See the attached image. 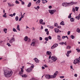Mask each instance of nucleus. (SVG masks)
I'll return each mask as SVG.
<instances>
[{
    "label": "nucleus",
    "mask_w": 80,
    "mask_h": 80,
    "mask_svg": "<svg viewBox=\"0 0 80 80\" xmlns=\"http://www.w3.org/2000/svg\"><path fill=\"white\" fill-rule=\"evenodd\" d=\"M22 18H19V22H20V21H21V20H22Z\"/></svg>",
    "instance_id": "54"
},
{
    "label": "nucleus",
    "mask_w": 80,
    "mask_h": 80,
    "mask_svg": "<svg viewBox=\"0 0 80 80\" xmlns=\"http://www.w3.org/2000/svg\"><path fill=\"white\" fill-rule=\"evenodd\" d=\"M17 29L19 31H20V25H17Z\"/></svg>",
    "instance_id": "14"
},
{
    "label": "nucleus",
    "mask_w": 80,
    "mask_h": 80,
    "mask_svg": "<svg viewBox=\"0 0 80 80\" xmlns=\"http://www.w3.org/2000/svg\"><path fill=\"white\" fill-rule=\"evenodd\" d=\"M42 38L40 37V39H39L40 40H42Z\"/></svg>",
    "instance_id": "63"
},
{
    "label": "nucleus",
    "mask_w": 80,
    "mask_h": 80,
    "mask_svg": "<svg viewBox=\"0 0 80 80\" xmlns=\"http://www.w3.org/2000/svg\"><path fill=\"white\" fill-rule=\"evenodd\" d=\"M32 30H33L34 31H35V28H34V27H33Z\"/></svg>",
    "instance_id": "60"
},
{
    "label": "nucleus",
    "mask_w": 80,
    "mask_h": 80,
    "mask_svg": "<svg viewBox=\"0 0 80 80\" xmlns=\"http://www.w3.org/2000/svg\"><path fill=\"white\" fill-rule=\"evenodd\" d=\"M42 25H45V22H42Z\"/></svg>",
    "instance_id": "57"
},
{
    "label": "nucleus",
    "mask_w": 80,
    "mask_h": 80,
    "mask_svg": "<svg viewBox=\"0 0 80 80\" xmlns=\"http://www.w3.org/2000/svg\"><path fill=\"white\" fill-rule=\"evenodd\" d=\"M76 18H77L78 20H79L80 18V17L79 16H76Z\"/></svg>",
    "instance_id": "31"
},
{
    "label": "nucleus",
    "mask_w": 80,
    "mask_h": 80,
    "mask_svg": "<svg viewBox=\"0 0 80 80\" xmlns=\"http://www.w3.org/2000/svg\"><path fill=\"white\" fill-rule=\"evenodd\" d=\"M76 32H78V33H80V29H79L78 28H77L76 30Z\"/></svg>",
    "instance_id": "26"
},
{
    "label": "nucleus",
    "mask_w": 80,
    "mask_h": 80,
    "mask_svg": "<svg viewBox=\"0 0 80 80\" xmlns=\"http://www.w3.org/2000/svg\"><path fill=\"white\" fill-rule=\"evenodd\" d=\"M14 5H14L13 4H11V7H14Z\"/></svg>",
    "instance_id": "53"
},
{
    "label": "nucleus",
    "mask_w": 80,
    "mask_h": 80,
    "mask_svg": "<svg viewBox=\"0 0 80 80\" xmlns=\"http://www.w3.org/2000/svg\"><path fill=\"white\" fill-rule=\"evenodd\" d=\"M3 17H4V18H7V15H5L4 14L3 16Z\"/></svg>",
    "instance_id": "48"
},
{
    "label": "nucleus",
    "mask_w": 80,
    "mask_h": 80,
    "mask_svg": "<svg viewBox=\"0 0 80 80\" xmlns=\"http://www.w3.org/2000/svg\"><path fill=\"white\" fill-rule=\"evenodd\" d=\"M74 20H75V19H74L73 18H70V21L71 22H73L75 21H74Z\"/></svg>",
    "instance_id": "20"
},
{
    "label": "nucleus",
    "mask_w": 80,
    "mask_h": 80,
    "mask_svg": "<svg viewBox=\"0 0 80 80\" xmlns=\"http://www.w3.org/2000/svg\"><path fill=\"white\" fill-rule=\"evenodd\" d=\"M21 3L22 5H24L25 4V2L23 1H21Z\"/></svg>",
    "instance_id": "45"
},
{
    "label": "nucleus",
    "mask_w": 80,
    "mask_h": 80,
    "mask_svg": "<svg viewBox=\"0 0 80 80\" xmlns=\"http://www.w3.org/2000/svg\"><path fill=\"white\" fill-rule=\"evenodd\" d=\"M70 34V31H68V35H69Z\"/></svg>",
    "instance_id": "50"
},
{
    "label": "nucleus",
    "mask_w": 80,
    "mask_h": 80,
    "mask_svg": "<svg viewBox=\"0 0 80 80\" xmlns=\"http://www.w3.org/2000/svg\"><path fill=\"white\" fill-rule=\"evenodd\" d=\"M15 19L16 21H18V17L16 16Z\"/></svg>",
    "instance_id": "28"
},
{
    "label": "nucleus",
    "mask_w": 80,
    "mask_h": 80,
    "mask_svg": "<svg viewBox=\"0 0 80 80\" xmlns=\"http://www.w3.org/2000/svg\"><path fill=\"white\" fill-rule=\"evenodd\" d=\"M76 50H77V52H80V49H79V48H78V49L77 48L76 49Z\"/></svg>",
    "instance_id": "32"
},
{
    "label": "nucleus",
    "mask_w": 80,
    "mask_h": 80,
    "mask_svg": "<svg viewBox=\"0 0 80 80\" xmlns=\"http://www.w3.org/2000/svg\"><path fill=\"white\" fill-rule=\"evenodd\" d=\"M53 46H54V47L55 48L57 47V46H58V44H54L53 45Z\"/></svg>",
    "instance_id": "33"
},
{
    "label": "nucleus",
    "mask_w": 80,
    "mask_h": 80,
    "mask_svg": "<svg viewBox=\"0 0 80 80\" xmlns=\"http://www.w3.org/2000/svg\"><path fill=\"white\" fill-rule=\"evenodd\" d=\"M34 41V40H32V43L31 44V46H33V47H34V46H35V45Z\"/></svg>",
    "instance_id": "12"
},
{
    "label": "nucleus",
    "mask_w": 80,
    "mask_h": 80,
    "mask_svg": "<svg viewBox=\"0 0 80 80\" xmlns=\"http://www.w3.org/2000/svg\"><path fill=\"white\" fill-rule=\"evenodd\" d=\"M43 20L42 19H40L39 21V23L40 24H42V23H43Z\"/></svg>",
    "instance_id": "27"
},
{
    "label": "nucleus",
    "mask_w": 80,
    "mask_h": 80,
    "mask_svg": "<svg viewBox=\"0 0 80 80\" xmlns=\"http://www.w3.org/2000/svg\"><path fill=\"white\" fill-rule=\"evenodd\" d=\"M60 25H65V23H64V22L62 21L60 23Z\"/></svg>",
    "instance_id": "21"
},
{
    "label": "nucleus",
    "mask_w": 80,
    "mask_h": 80,
    "mask_svg": "<svg viewBox=\"0 0 80 80\" xmlns=\"http://www.w3.org/2000/svg\"><path fill=\"white\" fill-rule=\"evenodd\" d=\"M48 12L51 15H53L56 12V10L55 9L53 10H48Z\"/></svg>",
    "instance_id": "5"
},
{
    "label": "nucleus",
    "mask_w": 80,
    "mask_h": 80,
    "mask_svg": "<svg viewBox=\"0 0 80 80\" xmlns=\"http://www.w3.org/2000/svg\"><path fill=\"white\" fill-rule=\"evenodd\" d=\"M12 31H13V32H17V31L16 29H15V28H13Z\"/></svg>",
    "instance_id": "30"
},
{
    "label": "nucleus",
    "mask_w": 80,
    "mask_h": 80,
    "mask_svg": "<svg viewBox=\"0 0 80 80\" xmlns=\"http://www.w3.org/2000/svg\"><path fill=\"white\" fill-rule=\"evenodd\" d=\"M51 59L53 60V61H54V62H55L56 61V60H57V58L52 56V57L51 58Z\"/></svg>",
    "instance_id": "7"
},
{
    "label": "nucleus",
    "mask_w": 80,
    "mask_h": 80,
    "mask_svg": "<svg viewBox=\"0 0 80 80\" xmlns=\"http://www.w3.org/2000/svg\"><path fill=\"white\" fill-rule=\"evenodd\" d=\"M55 48V47H54V46L53 45L52 47H51V49H53V48Z\"/></svg>",
    "instance_id": "49"
},
{
    "label": "nucleus",
    "mask_w": 80,
    "mask_h": 80,
    "mask_svg": "<svg viewBox=\"0 0 80 80\" xmlns=\"http://www.w3.org/2000/svg\"><path fill=\"white\" fill-rule=\"evenodd\" d=\"M50 75H49L47 74L45 75V77L46 79H50Z\"/></svg>",
    "instance_id": "10"
},
{
    "label": "nucleus",
    "mask_w": 80,
    "mask_h": 80,
    "mask_svg": "<svg viewBox=\"0 0 80 80\" xmlns=\"http://www.w3.org/2000/svg\"><path fill=\"white\" fill-rule=\"evenodd\" d=\"M32 5V3L30 2H29L28 5V7H30V6Z\"/></svg>",
    "instance_id": "24"
},
{
    "label": "nucleus",
    "mask_w": 80,
    "mask_h": 80,
    "mask_svg": "<svg viewBox=\"0 0 80 80\" xmlns=\"http://www.w3.org/2000/svg\"><path fill=\"white\" fill-rule=\"evenodd\" d=\"M34 67V65H32V66H31V68H33Z\"/></svg>",
    "instance_id": "55"
},
{
    "label": "nucleus",
    "mask_w": 80,
    "mask_h": 80,
    "mask_svg": "<svg viewBox=\"0 0 80 80\" xmlns=\"http://www.w3.org/2000/svg\"><path fill=\"white\" fill-rule=\"evenodd\" d=\"M45 40L46 41H48V37H46L45 38Z\"/></svg>",
    "instance_id": "39"
},
{
    "label": "nucleus",
    "mask_w": 80,
    "mask_h": 80,
    "mask_svg": "<svg viewBox=\"0 0 80 80\" xmlns=\"http://www.w3.org/2000/svg\"><path fill=\"white\" fill-rule=\"evenodd\" d=\"M77 2H66L62 4V5L63 7H69V6H71L72 5H77Z\"/></svg>",
    "instance_id": "2"
},
{
    "label": "nucleus",
    "mask_w": 80,
    "mask_h": 80,
    "mask_svg": "<svg viewBox=\"0 0 80 80\" xmlns=\"http://www.w3.org/2000/svg\"><path fill=\"white\" fill-rule=\"evenodd\" d=\"M74 77H77V74H74Z\"/></svg>",
    "instance_id": "62"
},
{
    "label": "nucleus",
    "mask_w": 80,
    "mask_h": 80,
    "mask_svg": "<svg viewBox=\"0 0 80 80\" xmlns=\"http://www.w3.org/2000/svg\"><path fill=\"white\" fill-rule=\"evenodd\" d=\"M71 17H72V16H71V14H69V16H68V18H71Z\"/></svg>",
    "instance_id": "43"
},
{
    "label": "nucleus",
    "mask_w": 80,
    "mask_h": 80,
    "mask_svg": "<svg viewBox=\"0 0 80 80\" xmlns=\"http://www.w3.org/2000/svg\"><path fill=\"white\" fill-rule=\"evenodd\" d=\"M48 39L49 40H52V37H51V36H49L48 37Z\"/></svg>",
    "instance_id": "44"
},
{
    "label": "nucleus",
    "mask_w": 80,
    "mask_h": 80,
    "mask_svg": "<svg viewBox=\"0 0 80 80\" xmlns=\"http://www.w3.org/2000/svg\"><path fill=\"white\" fill-rule=\"evenodd\" d=\"M37 80L36 79H35L34 78H31L30 80Z\"/></svg>",
    "instance_id": "61"
},
{
    "label": "nucleus",
    "mask_w": 80,
    "mask_h": 80,
    "mask_svg": "<svg viewBox=\"0 0 80 80\" xmlns=\"http://www.w3.org/2000/svg\"><path fill=\"white\" fill-rule=\"evenodd\" d=\"M8 6L9 7H11V3L9 2H8Z\"/></svg>",
    "instance_id": "40"
},
{
    "label": "nucleus",
    "mask_w": 80,
    "mask_h": 80,
    "mask_svg": "<svg viewBox=\"0 0 80 80\" xmlns=\"http://www.w3.org/2000/svg\"><path fill=\"white\" fill-rule=\"evenodd\" d=\"M9 15L10 16V17H13V14H10Z\"/></svg>",
    "instance_id": "56"
},
{
    "label": "nucleus",
    "mask_w": 80,
    "mask_h": 80,
    "mask_svg": "<svg viewBox=\"0 0 80 80\" xmlns=\"http://www.w3.org/2000/svg\"><path fill=\"white\" fill-rule=\"evenodd\" d=\"M57 37L58 40L60 41L61 40V38L60 37V36L59 35H58Z\"/></svg>",
    "instance_id": "19"
},
{
    "label": "nucleus",
    "mask_w": 80,
    "mask_h": 80,
    "mask_svg": "<svg viewBox=\"0 0 80 80\" xmlns=\"http://www.w3.org/2000/svg\"><path fill=\"white\" fill-rule=\"evenodd\" d=\"M70 48H71V47H70V46H68L66 48L67 49H68H68H70Z\"/></svg>",
    "instance_id": "34"
},
{
    "label": "nucleus",
    "mask_w": 80,
    "mask_h": 80,
    "mask_svg": "<svg viewBox=\"0 0 80 80\" xmlns=\"http://www.w3.org/2000/svg\"><path fill=\"white\" fill-rule=\"evenodd\" d=\"M22 77H24V78H27V75L26 74H23L22 75Z\"/></svg>",
    "instance_id": "18"
},
{
    "label": "nucleus",
    "mask_w": 80,
    "mask_h": 80,
    "mask_svg": "<svg viewBox=\"0 0 80 80\" xmlns=\"http://www.w3.org/2000/svg\"><path fill=\"white\" fill-rule=\"evenodd\" d=\"M57 28H61V26H57Z\"/></svg>",
    "instance_id": "47"
},
{
    "label": "nucleus",
    "mask_w": 80,
    "mask_h": 80,
    "mask_svg": "<svg viewBox=\"0 0 80 80\" xmlns=\"http://www.w3.org/2000/svg\"><path fill=\"white\" fill-rule=\"evenodd\" d=\"M7 29L4 28L3 29V32H5V33H7Z\"/></svg>",
    "instance_id": "23"
},
{
    "label": "nucleus",
    "mask_w": 80,
    "mask_h": 80,
    "mask_svg": "<svg viewBox=\"0 0 80 80\" xmlns=\"http://www.w3.org/2000/svg\"><path fill=\"white\" fill-rule=\"evenodd\" d=\"M72 52V51L70 50L69 51H68L67 52V54H70V53Z\"/></svg>",
    "instance_id": "35"
},
{
    "label": "nucleus",
    "mask_w": 80,
    "mask_h": 80,
    "mask_svg": "<svg viewBox=\"0 0 80 80\" xmlns=\"http://www.w3.org/2000/svg\"><path fill=\"white\" fill-rule=\"evenodd\" d=\"M13 73V72L12 71H8L7 70L5 71L4 70V75L5 77L8 78V77H10L12 75Z\"/></svg>",
    "instance_id": "1"
},
{
    "label": "nucleus",
    "mask_w": 80,
    "mask_h": 80,
    "mask_svg": "<svg viewBox=\"0 0 80 80\" xmlns=\"http://www.w3.org/2000/svg\"><path fill=\"white\" fill-rule=\"evenodd\" d=\"M49 28H51L52 29H53V26H51L49 25H48L47 26Z\"/></svg>",
    "instance_id": "22"
},
{
    "label": "nucleus",
    "mask_w": 80,
    "mask_h": 80,
    "mask_svg": "<svg viewBox=\"0 0 80 80\" xmlns=\"http://www.w3.org/2000/svg\"><path fill=\"white\" fill-rule=\"evenodd\" d=\"M62 38L63 40H64L65 39V36H62Z\"/></svg>",
    "instance_id": "46"
},
{
    "label": "nucleus",
    "mask_w": 80,
    "mask_h": 80,
    "mask_svg": "<svg viewBox=\"0 0 80 80\" xmlns=\"http://www.w3.org/2000/svg\"><path fill=\"white\" fill-rule=\"evenodd\" d=\"M24 41H25V42H27L28 40V37L27 36H26L24 39Z\"/></svg>",
    "instance_id": "16"
},
{
    "label": "nucleus",
    "mask_w": 80,
    "mask_h": 80,
    "mask_svg": "<svg viewBox=\"0 0 80 80\" xmlns=\"http://www.w3.org/2000/svg\"><path fill=\"white\" fill-rule=\"evenodd\" d=\"M40 2H41V1L40 0H38L37 2H36V3H39Z\"/></svg>",
    "instance_id": "37"
},
{
    "label": "nucleus",
    "mask_w": 80,
    "mask_h": 80,
    "mask_svg": "<svg viewBox=\"0 0 80 80\" xmlns=\"http://www.w3.org/2000/svg\"><path fill=\"white\" fill-rule=\"evenodd\" d=\"M34 60L35 62H36V63H38V59H37V58H35Z\"/></svg>",
    "instance_id": "15"
},
{
    "label": "nucleus",
    "mask_w": 80,
    "mask_h": 80,
    "mask_svg": "<svg viewBox=\"0 0 80 80\" xmlns=\"http://www.w3.org/2000/svg\"><path fill=\"white\" fill-rule=\"evenodd\" d=\"M32 68H29L26 70V71L28 73H29L30 72H32Z\"/></svg>",
    "instance_id": "8"
},
{
    "label": "nucleus",
    "mask_w": 80,
    "mask_h": 80,
    "mask_svg": "<svg viewBox=\"0 0 80 80\" xmlns=\"http://www.w3.org/2000/svg\"><path fill=\"white\" fill-rule=\"evenodd\" d=\"M54 26L55 27H57V26H58V24L57 23H55L54 24Z\"/></svg>",
    "instance_id": "41"
},
{
    "label": "nucleus",
    "mask_w": 80,
    "mask_h": 80,
    "mask_svg": "<svg viewBox=\"0 0 80 80\" xmlns=\"http://www.w3.org/2000/svg\"><path fill=\"white\" fill-rule=\"evenodd\" d=\"M64 43V42H61L60 43V44H61V45H63Z\"/></svg>",
    "instance_id": "59"
},
{
    "label": "nucleus",
    "mask_w": 80,
    "mask_h": 80,
    "mask_svg": "<svg viewBox=\"0 0 80 80\" xmlns=\"http://www.w3.org/2000/svg\"><path fill=\"white\" fill-rule=\"evenodd\" d=\"M70 37L72 38V39H74V38H75V36L73 35H71Z\"/></svg>",
    "instance_id": "29"
},
{
    "label": "nucleus",
    "mask_w": 80,
    "mask_h": 80,
    "mask_svg": "<svg viewBox=\"0 0 80 80\" xmlns=\"http://www.w3.org/2000/svg\"><path fill=\"white\" fill-rule=\"evenodd\" d=\"M16 4H19V2L17 0H16L15 1Z\"/></svg>",
    "instance_id": "36"
},
{
    "label": "nucleus",
    "mask_w": 80,
    "mask_h": 80,
    "mask_svg": "<svg viewBox=\"0 0 80 80\" xmlns=\"http://www.w3.org/2000/svg\"><path fill=\"white\" fill-rule=\"evenodd\" d=\"M21 70L19 72V75H22L23 73V70L22 68H21Z\"/></svg>",
    "instance_id": "11"
},
{
    "label": "nucleus",
    "mask_w": 80,
    "mask_h": 80,
    "mask_svg": "<svg viewBox=\"0 0 80 80\" xmlns=\"http://www.w3.org/2000/svg\"><path fill=\"white\" fill-rule=\"evenodd\" d=\"M78 8H78V7H76L75 8L76 11H78Z\"/></svg>",
    "instance_id": "38"
},
{
    "label": "nucleus",
    "mask_w": 80,
    "mask_h": 80,
    "mask_svg": "<svg viewBox=\"0 0 80 80\" xmlns=\"http://www.w3.org/2000/svg\"><path fill=\"white\" fill-rule=\"evenodd\" d=\"M66 55L67 56V57H69V56H70V55H69V54H66Z\"/></svg>",
    "instance_id": "58"
},
{
    "label": "nucleus",
    "mask_w": 80,
    "mask_h": 80,
    "mask_svg": "<svg viewBox=\"0 0 80 80\" xmlns=\"http://www.w3.org/2000/svg\"><path fill=\"white\" fill-rule=\"evenodd\" d=\"M58 73V71H56L54 73L53 75H50V79L51 78H55L56 77H57V75Z\"/></svg>",
    "instance_id": "3"
},
{
    "label": "nucleus",
    "mask_w": 80,
    "mask_h": 80,
    "mask_svg": "<svg viewBox=\"0 0 80 80\" xmlns=\"http://www.w3.org/2000/svg\"><path fill=\"white\" fill-rule=\"evenodd\" d=\"M34 40L33 41H34V44L36 45L37 44V43H38V41H37V40H35V39H33V40Z\"/></svg>",
    "instance_id": "17"
},
{
    "label": "nucleus",
    "mask_w": 80,
    "mask_h": 80,
    "mask_svg": "<svg viewBox=\"0 0 80 80\" xmlns=\"http://www.w3.org/2000/svg\"><path fill=\"white\" fill-rule=\"evenodd\" d=\"M80 62V59L77 58L75 59L73 63L75 65L77 64V63H79Z\"/></svg>",
    "instance_id": "4"
},
{
    "label": "nucleus",
    "mask_w": 80,
    "mask_h": 80,
    "mask_svg": "<svg viewBox=\"0 0 80 80\" xmlns=\"http://www.w3.org/2000/svg\"><path fill=\"white\" fill-rule=\"evenodd\" d=\"M46 34L48 35H49V31H47V32H46Z\"/></svg>",
    "instance_id": "52"
},
{
    "label": "nucleus",
    "mask_w": 80,
    "mask_h": 80,
    "mask_svg": "<svg viewBox=\"0 0 80 80\" xmlns=\"http://www.w3.org/2000/svg\"><path fill=\"white\" fill-rule=\"evenodd\" d=\"M42 1V3H44L45 4V2H46V3H47V2H48L46 0H41Z\"/></svg>",
    "instance_id": "25"
},
{
    "label": "nucleus",
    "mask_w": 80,
    "mask_h": 80,
    "mask_svg": "<svg viewBox=\"0 0 80 80\" xmlns=\"http://www.w3.org/2000/svg\"><path fill=\"white\" fill-rule=\"evenodd\" d=\"M54 31H55V33H58V32H59L60 30H59V29H58V28H55L54 29Z\"/></svg>",
    "instance_id": "9"
},
{
    "label": "nucleus",
    "mask_w": 80,
    "mask_h": 80,
    "mask_svg": "<svg viewBox=\"0 0 80 80\" xmlns=\"http://www.w3.org/2000/svg\"><path fill=\"white\" fill-rule=\"evenodd\" d=\"M15 40V39L14 38H12L9 41V43H12L13 42H14Z\"/></svg>",
    "instance_id": "6"
},
{
    "label": "nucleus",
    "mask_w": 80,
    "mask_h": 80,
    "mask_svg": "<svg viewBox=\"0 0 80 80\" xmlns=\"http://www.w3.org/2000/svg\"><path fill=\"white\" fill-rule=\"evenodd\" d=\"M49 8H52V6H49L48 7Z\"/></svg>",
    "instance_id": "64"
},
{
    "label": "nucleus",
    "mask_w": 80,
    "mask_h": 80,
    "mask_svg": "<svg viewBox=\"0 0 80 80\" xmlns=\"http://www.w3.org/2000/svg\"><path fill=\"white\" fill-rule=\"evenodd\" d=\"M48 29L46 28V29H45V31L46 32H48Z\"/></svg>",
    "instance_id": "51"
},
{
    "label": "nucleus",
    "mask_w": 80,
    "mask_h": 80,
    "mask_svg": "<svg viewBox=\"0 0 80 80\" xmlns=\"http://www.w3.org/2000/svg\"><path fill=\"white\" fill-rule=\"evenodd\" d=\"M47 55H52V52L50 51H47L46 52Z\"/></svg>",
    "instance_id": "13"
},
{
    "label": "nucleus",
    "mask_w": 80,
    "mask_h": 80,
    "mask_svg": "<svg viewBox=\"0 0 80 80\" xmlns=\"http://www.w3.org/2000/svg\"><path fill=\"white\" fill-rule=\"evenodd\" d=\"M7 45H8V46L9 47H11V45L10 44V43H7Z\"/></svg>",
    "instance_id": "42"
}]
</instances>
